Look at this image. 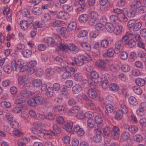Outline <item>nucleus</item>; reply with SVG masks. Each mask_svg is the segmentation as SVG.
Segmentation results:
<instances>
[{
  "instance_id": "obj_1",
  "label": "nucleus",
  "mask_w": 146,
  "mask_h": 146,
  "mask_svg": "<svg viewBox=\"0 0 146 146\" xmlns=\"http://www.w3.org/2000/svg\"><path fill=\"white\" fill-rule=\"evenodd\" d=\"M44 125L41 123H37L32 130L33 132L40 137H43V132L45 131L43 129Z\"/></svg>"
},
{
  "instance_id": "obj_2",
  "label": "nucleus",
  "mask_w": 146,
  "mask_h": 146,
  "mask_svg": "<svg viewBox=\"0 0 146 146\" xmlns=\"http://www.w3.org/2000/svg\"><path fill=\"white\" fill-rule=\"evenodd\" d=\"M35 99L37 104H44L46 107L50 108L52 106V103L46 98L42 96L40 97L39 95L35 96Z\"/></svg>"
},
{
  "instance_id": "obj_3",
  "label": "nucleus",
  "mask_w": 146,
  "mask_h": 146,
  "mask_svg": "<svg viewBox=\"0 0 146 146\" xmlns=\"http://www.w3.org/2000/svg\"><path fill=\"white\" fill-rule=\"evenodd\" d=\"M95 84L94 82L90 83V86L91 88L88 91V94L89 96L92 99H94L96 98L97 96V94L95 90V88L93 86Z\"/></svg>"
},
{
  "instance_id": "obj_4",
  "label": "nucleus",
  "mask_w": 146,
  "mask_h": 146,
  "mask_svg": "<svg viewBox=\"0 0 146 146\" xmlns=\"http://www.w3.org/2000/svg\"><path fill=\"white\" fill-rule=\"evenodd\" d=\"M131 10L127 12L128 15L131 17H133L136 15L137 10V1H135L131 6Z\"/></svg>"
},
{
  "instance_id": "obj_5",
  "label": "nucleus",
  "mask_w": 146,
  "mask_h": 146,
  "mask_svg": "<svg viewBox=\"0 0 146 146\" xmlns=\"http://www.w3.org/2000/svg\"><path fill=\"white\" fill-rule=\"evenodd\" d=\"M115 48L114 49V52L115 54L118 53L122 50L123 49V42L121 40L117 41L115 43Z\"/></svg>"
},
{
  "instance_id": "obj_6",
  "label": "nucleus",
  "mask_w": 146,
  "mask_h": 146,
  "mask_svg": "<svg viewBox=\"0 0 146 146\" xmlns=\"http://www.w3.org/2000/svg\"><path fill=\"white\" fill-rule=\"evenodd\" d=\"M57 17L60 19L67 20L70 18V15L68 13L60 11L57 13Z\"/></svg>"
},
{
  "instance_id": "obj_7",
  "label": "nucleus",
  "mask_w": 146,
  "mask_h": 146,
  "mask_svg": "<svg viewBox=\"0 0 146 146\" xmlns=\"http://www.w3.org/2000/svg\"><path fill=\"white\" fill-rule=\"evenodd\" d=\"M95 131L96 134L93 138L94 141L96 143H98L101 140V131L100 129L97 128L96 129Z\"/></svg>"
},
{
  "instance_id": "obj_8",
  "label": "nucleus",
  "mask_w": 146,
  "mask_h": 146,
  "mask_svg": "<svg viewBox=\"0 0 146 146\" xmlns=\"http://www.w3.org/2000/svg\"><path fill=\"white\" fill-rule=\"evenodd\" d=\"M97 65L98 67L103 70H106L108 68L107 67V62L103 60H99L97 62Z\"/></svg>"
},
{
  "instance_id": "obj_9",
  "label": "nucleus",
  "mask_w": 146,
  "mask_h": 146,
  "mask_svg": "<svg viewBox=\"0 0 146 146\" xmlns=\"http://www.w3.org/2000/svg\"><path fill=\"white\" fill-rule=\"evenodd\" d=\"M44 42L50 44L52 47H54L56 45L57 43L55 42L54 39L51 37H46L44 38Z\"/></svg>"
},
{
  "instance_id": "obj_10",
  "label": "nucleus",
  "mask_w": 146,
  "mask_h": 146,
  "mask_svg": "<svg viewBox=\"0 0 146 146\" xmlns=\"http://www.w3.org/2000/svg\"><path fill=\"white\" fill-rule=\"evenodd\" d=\"M74 131L79 136H82L84 134L85 132L83 129L78 125H76L74 127Z\"/></svg>"
},
{
  "instance_id": "obj_11",
  "label": "nucleus",
  "mask_w": 146,
  "mask_h": 146,
  "mask_svg": "<svg viewBox=\"0 0 146 146\" xmlns=\"http://www.w3.org/2000/svg\"><path fill=\"white\" fill-rule=\"evenodd\" d=\"M30 140V138L27 137L19 139L17 141L18 146H26V143L29 142Z\"/></svg>"
},
{
  "instance_id": "obj_12",
  "label": "nucleus",
  "mask_w": 146,
  "mask_h": 146,
  "mask_svg": "<svg viewBox=\"0 0 146 146\" xmlns=\"http://www.w3.org/2000/svg\"><path fill=\"white\" fill-rule=\"evenodd\" d=\"M68 48L70 51L73 53H76L79 51L78 48L73 44H70L68 46Z\"/></svg>"
},
{
  "instance_id": "obj_13",
  "label": "nucleus",
  "mask_w": 146,
  "mask_h": 146,
  "mask_svg": "<svg viewBox=\"0 0 146 146\" xmlns=\"http://www.w3.org/2000/svg\"><path fill=\"white\" fill-rule=\"evenodd\" d=\"M54 111L56 113L58 114H63L65 112L64 107L62 106H56L54 109Z\"/></svg>"
},
{
  "instance_id": "obj_14",
  "label": "nucleus",
  "mask_w": 146,
  "mask_h": 146,
  "mask_svg": "<svg viewBox=\"0 0 146 146\" xmlns=\"http://www.w3.org/2000/svg\"><path fill=\"white\" fill-rule=\"evenodd\" d=\"M20 94L22 97L26 98H28L31 96L32 94L30 91L23 90L21 91Z\"/></svg>"
},
{
  "instance_id": "obj_15",
  "label": "nucleus",
  "mask_w": 146,
  "mask_h": 146,
  "mask_svg": "<svg viewBox=\"0 0 146 146\" xmlns=\"http://www.w3.org/2000/svg\"><path fill=\"white\" fill-rule=\"evenodd\" d=\"M82 90V87L79 84H76L72 88V92L74 94L79 93Z\"/></svg>"
},
{
  "instance_id": "obj_16",
  "label": "nucleus",
  "mask_w": 146,
  "mask_h": 146,
  "mask_svg": "<svg viewBox=\"0 0 146 146\" xmlns=\"http://www.w3.org/2000/svg\"><path fill=\"white\" fill-rule=\"evenodd\" d=\"M74 61L76 64L78 66H82L84 63V59L82 55L79 56Z\"/></svg>"
},
{
  "instance_id": "obj_17",
  "label": "nucleus",
  "mask_w": 146,
  "mask_h": 146,
  "mask_svg": "<svg viewBox=\"0 0 146 146\" xmlns=\"http://www.w3.org/2000/svg\"><path fill=\"white\" fill-rule=\"evenodd\" d=\"M105 27L107 31L109 33H112L114 31V27L110 23H107L105 25Z\"/></svg>"
},
{
  "instance_id": "obj_18",
  "label": "nucleus",
  "mask_w": 146,
  "mask_h": 146,
  "mask_svg": "<svg viewBox=\"0 0 146 146\" xmlns=\"http://www.w3.org/2000/svg\"><path fill=\"white\" fill-rule=\"evenodd\" d=\"M76 27V23L75 22H70L68 25L67 28V30L70 32L74 30Z\"/></svg>"
},
{
  "instance_id": "obj_19",
  "label": "nucleus",
  "mask_w": 146,
  "mask_h": 146,
  "mask_svg": "<svg viewBox=\"0 0 146 146\" xmlns=\"http://www.w3.org/2000/svg\"><path fill=\"white\" fill-rule=\"evenodd\" d=\"M28 105L32 107L36 106L37 105V101L35 99V96L34 98H30L27 102Z\"/></svg>"
},
{
  "instance_id": "obj_20",
  "label": "nucleus",
  "mask_w": 146,
  "mask_h": 146,
  "mask_svg": "<svg viewBox=\"0 0 146 146\" xmlns=\"http://www.w3.org/2000/svg\"><path fill=\"white\" fill-rule=\"evenodd\" d=\"M113 137L116 139L118 137V134L119 133V129L117 127L114 126L112 130Z\"/></svg>"
},
{
  "instance_id": "obj_21",
  "label": "nucleus",
  "mask_w": 146,
  "mask_h": 146,
  "mask_svg": "<svg viewBox=\"0 0 146 146\" xmlns=\"http://www.w3.org/2000/svg\"><path fill=\"white\" fill-rule=\"evenodd\" d=\"M52 133L53 132L51 131H45L43 132V136L45 139H48L51 137Z\"/></svg>"
},
{
  "instance_id": "obj_22",
  "label": "nucleus",
  "mask_w": 146,
  "mask_h": 146,
  "mask_svg": "<svg viewBox=\"0 0 146 146\" xmlns=\"http://www.w3.org/2000/svg\"><path fill=\"white\" fill-rule=\"evenodd\" d=\"M80 110V108L77 106L72 107L69 111V113H78Z\"/></svg>"
},
{
  "instance_id": "obj_23",
  "label": "nucleus",
  "mask_w": 146,
  "mask_h": 146,
  "mask_svg": "<svg viewBox=\"0 0 146 146\" xmlns=\"http://www.w3.org/2000/svg\"><path fill=\"white\" fill-rule=\"evenodd\" d=\"M110 20L112 23H117L119 21V18L115 15H111L110 18Z\"/></svg>"
},
{
  "instance_id": "obj_24",
  "label": "nucleus",
  "mask_w": 146,
  "mask_h": 146,
  "mask_svg": "<svg viewBox=\"0 0 146 146\" xmlns=\"http://www.w3.org/2000/svg\"><path fill=\"white\" fill-rule=\"evenodd\" d=\"M121 137L122 140L124 141H126L129 139L130 134L127 132H124L122 134Z\"/></svg>"
},
{
  "instance_id": "obj_25",
  "label": "nucleus",
  "mask_w": 146,
  "mask_h": 146,
  "mask_svg": "<svg viewBox=\"0 0 146 146\" xmlns=\"http://www.w3.org/2000/svg\"><path fill=\"white\" fill-rule=\"evenodd\" d=\"M28 79V77L25 76H22L19 77L18 78L19 83L21 84L27 81Z\"/></svg>"
},
{
  "instance_id": "obj_26",
  "label": "nucleus",
  "mask_w": 146,
  "mask_h": 146,
  "mask_svg": "<svg viewBox=\"0 0 146 146\" xmlns=\"http://www.w3.org/2000/svg\"><path fill=\"white\" fill-rule=\"evenodd\" d=\"M64 24V22L63 21L56 20L53 23L52 26L54 27H61L63 26Z\"/></svg>"
},
{
  "instance_id": "obj_27",
  "label": "nucleus",
  "mask_w": 146,
  "mask_h": 146,
  "mask_svg": "<svg viewBox=\"0 0 146 146\" xmlns=\"http://www.w3.org/2000/svg\"><path fill=\"white\" fill-rule=\"evenodd\" d=\"M22 53L23 56L27 58L29 57L32 54V51L28 49H26L23 51Z\"/></svg>"
},
{
  "instance_id": "obj_28",
  "label": "nucleus",
  "mask_w": 146,
  "mask_h": 146,
  "mask_svg": "<svg viewBox=\"0 0 146 146\" xmlns=\"http://www.w3.org/2000/svg\"><path fill=\"white\" fill-rule=\"evenodd\" d=\"M88 19V17L87 15L86 14H83L81 15L79 19L80 22H86Z\"/></svg>"
},
{
  "instance_id": "obj_29",
  "label": "nucleus",
  "mask_w": 146,
  "mask_h": 146,
  "mask_svg": "<svg viewBox=\"0 0 146 146\" xmlns=\"http://www.w3.org/2000/svg\"><path fill=\"white\" fill-rule=\"evenodd\" d=\"M20 25L21 28L23 30H25L28 28V24L26 21L23 20L21 21Z\"/></svg>"
},
{
  "instance_id": "obj_30",
  "label": "nucleus",
  "mask_w": 146,
  "mask_h": 146,
  "mask_svg": "<svg viewBox=\"0 0 146 146\" xmlns=\"http://www.w3.org/2000/svg\"><path fill=\"white\" fill-rule=\"evenodd\" d=\"M122 27L119 25H117L114 27V32L116 35L119 34L122 31Z\"/></svg>"
},
{
  "instance_id": "obj_31",
  "label": "nucleus",
  "mask_w": 146,
  "mask_h": 146,
  "mask_svg": "<svg viewBox=\"0 0 146 146\" xmlns=\"http://www.w3.org/2000/svg\"><path fill=\"white\" fill-rule=\"evenodd\" d=\"M81 46L82 48L87 50H90L91 49L90 45L87 42H84L81 44Z\"/></svg>"
},
{
  "instance_id": "obj_32",
  "label": "nucleus",
  "mask_w": 146,
  "mask_h": 146,
  "mask_svg": "<svg viewBox=\"0 0 146 146\" xmlns=\"http://www.w3.org/2000/svg\"><path fill=\"white\" fill-rule=\"evenodd\" d=\"M73 125L72 122L68 123L65 125V129L67 131L71 132L72 131Z\"/></svg>"
},
{
  "instance_id": "obj_33",
  "label": "nucleus",
  "mask_w": 146,
  "mask_h": 146,
  "mask_svg": "<svg viewBox=\"0 0 146 146\" xmlns=\"http://www.w3.org/2000/svg\"><path fill=\"white\" fill-rule=\"evenodd\" d=\"M91 19H94V20H97L98 17V14L96 12L92 11L91 12L89 15Z\"/></svg>"
},
{
  "instance_id": "obj_34",
  "label": "nucleus",
  "mask_w": 146,
  "mask_h": 146,
  "mask_svg": "<svg viewBox=\"0 0 146 146\" xmlns=\"http://www.w3.org/2000/svg\"><path fill=\"white\" fill-rule=\"evenodd\" d=\"M109 44L108 41L104 39L102 40L101 42V47L103 48H107Z\"/></svg>"
},
{
  "instance_id": "obj_35",
  "label": "nucleus",
  "mask_w": 146,
  "mask_h": 146,
  "mask_svg": "<svg viewBox=\"0 0 146 146\" xmlns=\"http://www.w3.org/2000/svg\"><path fill=\"white\" fill-rule=\"evenodd\" d=\"M71 76V74L70 72L66 71L64 72L62 75V78L64 79H67Z\"/></svg>"
},
{
  "instance_id": "obj_36",
  "label": "nucleus",
  "mask_w": 146,
  "mask_h": 146,
  "mask_svg": "<svg viewBox=\"0 0 146 146\" xmlns=\"http://www.w3.org/2000/svg\"><path fill=\"white\" fill-rule=\"evenodd\" d=\"M122 112L120 110H118L117 111L116 115L115 116V119L117 120H120L122 117L123 115Z\"/></svg>"
},
{
  "instance_id": "obj_37",
  "label": "nucleus",
  "mask_w": 146,
  "mask_h": 146,
  "mask_svg": "<svg viewBox=\"0 0 146 146\" xmlns=\"http://www.w3.org/2000/svg\"><path fill=\"white\" fill-rule=\"evenodd\" d=\"M12 134L13 135L17 136H21L23 134V133L19 129H15L12 132Z\"/></svg>"
},
{
  "instance_id": "obj_38",
  "label": "nucleus",
  "mask_w": 146,
  "mask_h": 146,
  "mask_svg": "<svg viewBox=\"0 0 146 146\" xmlns=\"http://www.w3.org/2000/svg\"><path fill=\"white\" fill-rule=\"evenodd\" d=\"M42 84L41 81L40 79H36L33 81V85L35 87H38Z\"/></svg>"
},
{
  "instance_id": "obj_39",
  "label": "nucleus",
  "mask_w": 146,
  "mask_h": 146,
  "mask_svg": "<svg viewBox=\"0 0 146 146\" xmlns=\"http://www.w3.org/2000/svg\"><path fill=\"white\" fill-rule=\"evenodd\" d=\"M33 12L36 15H40L41 13L40 8L38 7H35L32 9Z\"/></svg>"
},
{
  "instance_id": "obj_40",
  "label": "nucleus",
  "mask_w": 146,
  "mask_h": 146,
  "mask_svg": "<svg viewBox=\"0 0 146 146\" xmlns=\"http://www.w3.org/2000/svg\"><path fill=\"white\" fill-rule=\"evenodd\" d=\"M121 111L124 113H126L128 111V110L125 104H122L121 105Z\"/></svg>"
},
{
  "instance_id": "obj_41",
  "label": "nucleus",
  "mask_w": 146,
  "mask_h": 146,
  "mask_svg": "<svg viewBox=\"0 0 146 146\" xmlns=\"http://www.w3.org/2000/svg\"><path fill=\"white\" fill-rule=\"evenodd\" d=\"M105 108L107 112L109 113L112 112L113 111V107L110 104H108L106 106Z\"/></svg>"
},
{
  "instance_id": "obj_42",
  "label": "nucleus",
  "mask_w": 146,
  "mask_h": 146,
  "mask_svg": "<svg viewBox=\"0 0 146 146\" xmlns=\"http://www.w3.org/2000/svg\"><path fill=\"white\" fill-rule=\"evenodd\" d=\"M95 28L98 31L102 30L104 28V25L102 23H98L96 25Z\"/></svg>"
},
{
  "instance_id": "obj_43",
  "label": "nucleus",
  "mask_w": 146,
  "mask_h": 146,
  "mask_svg": "<svg viewBox=\"0 0 146 146\" xmlns=\"http://www.w3.org/2000/svg\"><path fill=\"white\" fill-rule=\"evenodd\" d=\"M146 110V102H143L141 103L139 108V109L138 111L139 112L143 113L144 110Z\"/></svg>"
},
{
  "instance_id": "obj_44",
  "label": "nucleus",
  "mask_w": 146,
  "mask_h": 146,
  "mask_svg": "<svg viewBox=\"0 0 146 146\" xmlns=\"http://www.w3.org/2000/svg\"><path fill=\"white\" fill-rule=\"evenodd\" d=\"M17 65L15 60H13L11 63V68L12 70L16 71L17 70Z\"/></svg>"
},
{
  "instance_id": "obj_45",
  "label": "nucleus",
  "mask_w": 146,
  "mask_h": 146,
  "mask_svg": "<svg viewBox=\"0 0 146 146\" xmlns=\"http://www.w3.org/2000/svg\"><path fill=\"white\" fill-rule=\"evenodd\" d=\"M138 6L139 7L137 8V9L139 12L140 13H143L146 12V7L145 6H141V4L139 5Z\"/></svg>"
},
{
  "instance_id": "obj_46",
  "label": "nucleus",
  "mask_w": 146,
  "mask_h": 146,
  "mask_svg": "<svg viewBox=\"0 0 146 146\" xmlns=\"http://www.w3.org/2000/svg\"><path fill=\"white\" fill-rule=\"evenodd\" d=\"M94 120L92 118H89L87 121L88 126L90 128H92L94 127Z\"/></svg>"
},
{
  "instance_id": "obj_47",
  "label": "nucleus",
  "mask_w": 146,
  "mask_h": 146,
  "mask_svg": "<svg viewBox=\"0 0 146 146\" xmlns=\"http://www.w3.org/2000/svg\"><path fill=\"white\" fill-rule=\"evenodd\" d=\"M82 74L80 73H78L74 75L75 80L78 81H80L82 79Z\"/></svg>"
},
{
  "instance_id": "obj_48",
  "label": "nucleus",
  "mask_w": 146,
  "mask_h": 146,
  "mask_svg": "<svg viewBox=\"0 0 146 146\" xmlns=\"http://www.w3.org/2000/svg\"><path fill=\"white\" fill-rule=\"evenodd\" d=\"M109 88L112 91H116L117 90L118 87L116 84L112 83L110 85Z\"/></svg>"
},
{
  "instance_id": "obj_49",
  "label": "nucleus",
  "mask_w": 146,
  "mask_h": 146,
  "mask_svg": "<svg viewBox=\"0 0 146 146\" xmlns=\"http://www.w3.org/2000/svg\"><path fill=\"white\" fill-rule=\"evenodd\" d=\"M63 9L64 11H70L72 10V7L68 4H65L63 6Z\"/></svg>"
},
{
  "instance_id": "obj_50",
  "label": "nucleus",
  "mask_w": 146,
  "mask_h": 146,
  "mask_svg": "<svg viewBox=\"0 0 146 146\" xmlns=\"http://www.w3.org/2000/svg\"><path fill=\"white\" fill-rule=\"evenodd\" d=\"M88 32L85 30H83L80 31L78 35V36L79 38L84 37L87 36Z\"/></svg>"
},
{
  "instance_id": "obj_51",
  "label": "nucleus",
  "mask_w": 146,
  "mask_h": 146,
  "mask_svg": "<svg viewBox=\"0 0 146 146\" xmlns=\"http://www.w3.org/2000/svg\"><path fill=\"white\" fill-rule=\"evenodd\" d=\"M101 84L102 87L104 89H106L108 87V81L107 78L103 81Z\"/></svg>"
},
{
  "instance_id": "obj_52",
  "label": "nucleus",
  "mask_w": 146,
  "mask_h": 146,
  "mask_svg": "<svg viewBox=\"0 0 146 146\" xmlns=\"http://www.w3.org/2000/svg\"><path fill=\"white\" fill-rule=\"evenodd\" d=\"M145 82V81L143 79L137 78V85L142 86L144 85Z\"/></svg>"
},
{
  "instance_id": "obj_53",
  "label": "nucleus",
  "mask_w": 146,
  "mask_h": 146,
  "mask_svg": "<svg viewBox=\"0 0 146 146\" xmlns=\"http://www.w3.org/2000/svg\"><path fill=\"white\" fill-rule=\"evenodd\" d=\"M114 49L112 48H110L108 49L106 54L109 57H111L113 56L114 54Z\"/></svg>"
},
{
  "instance_id": "obj_54",
  "label": "nucleus",
  "mask_w": 146,
  "mask_h": 146,
  "mask_svg": "<svg viewBox=\"0 0 146 146\" xmlns=\"http://www.w3.org/2000/svg\"><path fill=\"white\" fill-rule=\"evenodd\" d=\"M128 129L131 133H134L137 131V127L135 125H132L128 127Z\"/></svg>"
},
{
  "instance_id": "obj_55",
  "label": "nucleus",
  "mask_w": 146,
  "mask_h": 146,
  "mask_svg": "<svg viewBox=\"0 0 146 146\" xmlns=\"http://www.w3.org/2000/svg\"><path fill=\"white\" fill-rule=\"evenodd\" d=\"M136 99L133 96L129 98V101L130 104L133 105H136Z\"/></svg>"
},
{
  "instance_id": "obj_56",
  "label": "nucleus",
  "mask_w": 146,
  "mask_h": 146,
  "mask_svg": "<svg viewBox=\"0 0 146 146\" xmlns=\"http://www.w3.org/2000/svg\"><path fill=\"white\" fill-rule=\"evenodd\" d=\"M1 106L2 107L6 108H9L11 106V104L9 102L3 101L1 102Z\"/></svg>"
},
{
  "instance_id": "obj_57",
  "label": "nucleus",
  "mask_w": 146,
  "mask_h": 146,
  "mask_svg": "<svg viewBox=\"0 0 146 146\" xmlns=\"http://www.w3.org/2000/svg\"><path fill=\"white\" fill-rule=\"evenodd\" d=\"M119 19L121 22H126L127 20V18L125 15L124 13L121 14Z\"/></svg>"
},
{
  "instance_id": "obj_58",
  "label": "nucleus",
  "mask_w": 146,
  "mask_h": 146,
  "mask_svg": "<svg viewBox=\"0 0 146 146\" xmlns=\"http://www.w3.org/2000/svg\"><path fill=\"white\" fill-rule=\"evenodd\" d=\"M95 120L96 122L99 124H101L103 121L102 118L99 115L96 116L95 118Z\"/></svg>"
},
{
  "instance_id": "obj_59",
  "label": "nucleus",
  "mask_w": 146,
  "mask_h": 146,
  "mask_svg": "<svg viewBox=\"0 0 146 146\" xmlns=\"http://www.w3.org/2000/svg\"><path fill=\"white\" fill-rule=\"evenodd\" d=\"M103 132L105 135L107 136H109L111 132L110 128L109 127H106L104 129Z\"/></svg>"
},
{
  "instance_id": "obj_60",
  "label": "nucleus",
  "mask_w": 146,
  "mask_h": 146,
  "mask_svg": "<svg viewBox=\"0 0 146 146\" xmlns=\"http://www.w3.org/2000/svg\"><path fill=\"white\" fill-rule=\"evenodd\" d=\"M73 84V81L71 80H66L65 82V86L68 88H70L72 86Z\"/></svg>"
},
{
  "instance_id": "obj_61",
  "label": "nucleus",
  "mask_w": 146,
  "mask_h": 146,
  "mask_svg": "<svg viewBox=\"0 0 146 146\" xmlns=\"http://www.w3.org/2000/svg\"><path fill=\"white\" fill-rule=\"evenodd\" d=\"M3 70L5 72L7 73H10L12 70V68H10L9 66L8 65H5L3 66Z\"/></svg>"
},
{
  "instance_id": "obj_62",
  "label": "nucleus",
  "mask_w": 146,
  "mask_h": 146,
  "mask_svg": "<svg viewBox=\"0 0 146 146\" xmlns=\"http://www.w3.org/2000/svg\"><path fill=\"white\" fill-rule=\"evenodd\" d=\"M56 121L57 123L62 124L64 123V121L63 118L60 116H58L56 119Z\"/></svg>"
},
{
  "instance_id": "obj_63",
  "label": "nucleus",
  "mask_w": 146,
  "mask_h": 146,
  "mask_svg": "<svg viewBox=\"0 0 146 146\" xmlns=\"http://www.w3.org/2000/svg\"><path fill=\"white\" fill-rule=\"evenodd\" d=\"M53 128L54 130L57 134H59L60 133L61 131V129L56 124H54L53 126Z\"/></svg>"
},
{
  "instance_id": "obj_64",
  "label": "nucleus",
  "mask_w": 146,
  "mask_h": 146,
  "mask_svg": "<svg viewBox=\"0 0 146 146\" xmlns=\"http://www.w3.org/2000/svg\"><path fill=\"white\" fill-rule=\"evenodd\" d=\"M77 99H79L81 100H87L88 99V98L87 96L83 94H80L77 97Z\"/></svg>"
}]
</instances>
